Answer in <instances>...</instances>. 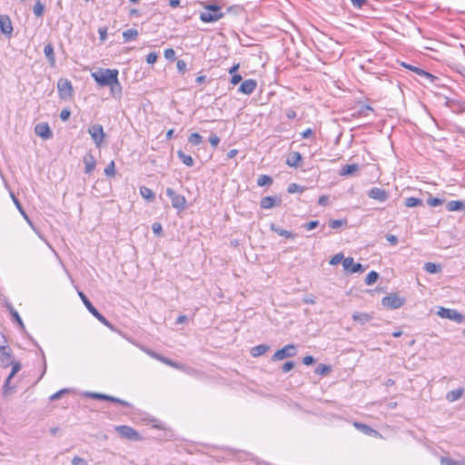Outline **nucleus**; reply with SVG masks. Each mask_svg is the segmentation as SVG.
I'll list each match as a JSON object with an SVG mask.
<instances>
[{
	"label": "nucleus",
	"mask_w": 465,
	"mask_h": 465,
	"mask_svg": "<svg viewBox=\"0 0 465 465\" xmlns=\"http://www.w3.org/2000/svg\"><path fill=\"white\" fill-rule=\"evenodd\" d=\"M67 391H68V390H66V389L60 390L59 391H57V392H55V393L52 394V395L50 396V400H51V401L58 400L59 398H61V397H62V395H64V393H66Z\"/></svg>",
	"instance_id": "60"
},
{
	"label": "nucleus",
	"mask_w": 465,
	"mask_h": 465,
	"mask_svg": "<svg viewBox=\"0 0 465 465\" xmlns=\"http://www.w3.org/2000/svg\"><path fill=\"white\" fill-rule=\"evenodd\" d=\"M88 134L91 135L95 146L100 147L105 137L103 126L99 124H93L88 128Z\"/></svg>",
	"instance_id": "5"
},
{
	"label": "nucleus",
	"mask_w": 465,
	"mask_h": 465,
	"mask_svg": "<svg viewBox=\"0 0 465 465\" xmlns=\"http://www.w3.org/2000/svg\"><path fill=\"white\" fill-rule=\"evenodd\" d=\"M88 395L91 398L97 399V400H104V401H106V399H107V395L106 394H103V393L91 392Z\"/></svg>",
	"instance_id": "61"
},
{
	"label": "nucleus",
	"mask_w": 465,
	"mask_h": 465,
	"mask_svg": "<svg viewBox=\"0 0 465 465\" xmlns=\"http://www.w3.org/2000/svg\"><path fill=\"white\" fill-rule=\"evenodd\" d=\"M331 370V367L330 365L326 364H319L315 369V373L318 375H326L328 374Z\"/></svg>",
	"instance_id": "39"
},
{
	"label": "nucleus",
	"mask_w": 465,
	"mask_h": 465,
	"mask_svg": "<svg viewBox=\"0 0 465 465\" xmlns=\"http://www.w3.org/2000/svg\"><path fill=\"white\" fill-rule=\"evenodd\" d=\"M188 142L192 145H199L203 142V137L198 133H193L188 137Z\"/></svg>",
	"instance_id": "38"
},
{
	"label": "nucleus",
	"mask_w": 465,
	"mask_h": 465,
	"mask_svg": "<svg viewBox=\"0 0 465 465\" xmlns=\"http://www.w3.org/2000/svg\"><path fill=\"white\" fill-rule=\"evenodd\" d=\"M437 314L441 318L452 320L458 323H460L464 321V316L454 309L440 307Z\"/></svg>",
	"instance_id": "8"
},
{
	"label": "nucleus",
	"mask_w": 465,
	"mask_h": 465,
	"mask_svg": "<svg viewBox=\"0 0 465 465\" xmlns=\"http://www.w3.org/2000/svg\"><path fill=\"white\" fill-rule=\"evenodd\" d=\"M401 65L414 73H416L418 75L425 78L426 80H428L430 83H433L434 80L437 79L436 76H434L433 74L424 71L423 69L421 68H419L417 66H414V65H411V64H408L406 63H401Z\"/></svg>",
	"instance_id": "13"
},
{
	"label": "nucleus",
	"mask_w": 465,
	"mask_h": 465,
	"mask_svg": "<svg viewBox=\"0 0 465 465\" xmlns=\"http://www.w3.org/2000/svg\"><path fill=\"white\" fill-rule=\"evenodd\" d=\"M0 30L3 34L10 35L13 32V26L8 15H0Z\"/></svg>",
	"instance_id": "18"
},
{
	"label": "nucleus",
	"mask_w": 465,
	"mask_h": 465,
	"mask_svg": "<svg viewBox=\"0 0 465 465\" xmlns=\"http://www.w3.org/2000/svg\"><path fill=\"white\" fill-rule=\"evenodd\" d=\"M78 294H79V297L81 298L83 303L84 304V306L88 310V312L94 317H95L102 324H104V326L108 327L111 330H114L113 324L110 322H108L106 320V318L104 316H103L97 311V309L92 304V302L89 301V299L86 297V295L84 292H79Z\"/></svg>",
	"instance_id": "3"
},
{
	"label": "nucleus",
	"mask_w": 465,
	"mask_h": 465,
	"mask_svg": "<svg viewBox=\"0 0 465 465\" xmlns=\"http://www.w3.org/2000/svg\"><path fill=\"white\" fill-rule=\"evenodd\" d=\"M163 363H164V364H166V365H168V366H171V367H173V368H174V369H177V370H180V371H186L187 373H190V374H192V373H195V372H196V371H195V370H193V369H192V368H190V367H187V366H185V365H183V364H182V363H180V362H177V361H172V360H170V359H168V358H166V357L164 358V360H163Z\"/></svg>",
	"instance_id": "19"
},
{
	"label": "nucleus",
	"mask_w": 465,
	"mask_h": 465,
	"mask_svg": "<svg viewBox=\"0 0 465 465\" xmlns=\"http://www.w3.org/2000/svg\"><path fill=\"white\" fill-rule=\"evenodd\" d=\"M12 366L13 374H16L21 370V363L19 361H15L13 360V363L10 364Z\"/></svg>",
	"instance_id": "62"
},
{
	"label": "nucleus",
	"mask_w": 465,
	"mask_h": 465,
	"mask_svg": "<svg viewBox=\"0 0 465 465\" xmlns=\"http://www.w3.org/2000/svg\"><path fill=\"white\" fill-rule=\"evenodd\" d=\"M302 161V155L299 152H292L286 159V164L291 167H298Z\"/></svg>",
	"instance_id": "21"
},
{
	"label": "nucleus",
	"mask_w": 465,
	"mask_h": 465,
	"mask_svg": "<svg viewBox=\"0 0 465 465\" xmlns=\"http://www.w3.org/2000/svg\"><path fill=\"white\" fill-rule=\"evenodd\" d=\"M15 374H13V371L10 372V374L7 376L5 381V384H4V387H3V393L5 395H7L9 394V391L13 389L9 386L10 384V381L12 380V378L15 376Z\"/></svg>",
	"instance_id": "43"
},
{
	"label": "nucleus",
	"mask_w": 465,
	"mask_h": 465,
	"mask_svg": "<svg viewBox=\"0 0 465 465\" xmlns=\"http://www.w3.org/2000/svg\"><path fill=\"white\" fill-rule=\"evenodd\" d=\"M272 183V178L266 174H262L257 179V184L259 186H265Z\"/></svg>",
	"instance_id": "34"
},
{
	"label": "nucleus",
	"mask_w": 465,
	"mask_h": 465,
	"mask_svg": "<svg viewBox=\"0 0 465 465\" xmlns=\"http://www.w3.org/2000/svg\"><path fill=\"white\" fill-rule=\"evenodd\" d=\"M106 401H112V402H114V403H118V404H121V405L125 406V407H130V405H131L128 401H124V400L119 399V398H116V397H114V396H111V395H107Z\"/></svg>",
	"instance_id": "45"
},
{
	"label": "nucleus",
	"mask_w": 465,
	"mask_h": 465,
	"mask_svg": "<svg viewBox=\"0 0 465 465\" xmlns=\"http://www.w3.org/2000/svg\"><path fill=\"white\" fill-rule=\"evenodd\" d=\"M352 319L361 324H364L371 320V316L365 312H354L352 314Z\"/></svg>",
	"instance_id": "28"
},
{
	"label": "nucleus",
	"mask_w": 465,
	"mask_h": 465,
	"mask_svg": "<svg viewBox=\"0 0 465 465\" xmlns=\"http://www.w3.org/2000/svg\"><path fill=\"white\" fill-rule=\"evenodd\" d=\"M378 278H379V273L376 272L375 271H371L367 274V276L365 278V283L367 285H371L378 280Z\"/></svg>",
	"instance_id": "40"
},
{
	"label": "nucleus",
	"mask_w": 465,
	"mask_h": 465,
	"mask_svg": "<svg viewBox=\"0 0 465 465\" xmlns=\"http://www.w3.org/2000/svg\"><path fill=\"white\" fill-rule=\"evenodd\" d=\"M422 204V200L416 197H408L405 199V205L407 207H415Z\"/></svg>",
	"instance_id": "36"
},
{
	"label": "nucleus",
	"mask_w": 465,
	"mask_h": 465,
	"mask_svg": "<svg viewBox=\"0 0 465 465\" xmlns=\"http://www.w3.org/2000/svg\"><path fill=\"white\" fill-rule=\"evenodd\" d=\"M269 350V346L265 344H260L257 346H254L251 350V354L253 357H259L261 355H263L267 351Z\"/></svg>",
	"instance_id": "30"
},
{
	"label": "nucleus",
	"mask_w": 465,
	"mask_h": 465,
	"mask_svg": "<svg viewBox=\"0 0 465 465\" xmlns=\"http://www.w3.org/2000/svg\"><path fill=\"white\" fill-rule=\"evenodd\" d=\"M440 463L441 465H457L458 461L448 457H442L440 459Z\"/></svg>",
	"instance_id": "55"
},
{
	"label": "nucleus",
	"mask_w": 465,
	"mask_h": 465,
	"mask_svg": "<svg viewBox=\"0 0 465 465\" xmlns=\"http://www.w3.org/2000/svg\"><path fill=\"white\" fill-rule=\"evenodd\" d=\"M270 229L276 232L278 235L280 236H282V237H285V238H294L296 236L295 233L290 232V231H287V230H284L279 226H277L275 223H271L270 225Z\"/></svg>",
	"instance_id": "23"
},
{
	"label": "nucleus",
	"mask_w": 465,
	"mask_h": 465,
	"mask_svg": "<svg viewBox=\"0 0 465 465\" xmlns=\"http://www.w3.org/2000/svg\"><path fill=\"white\" fill-rule=\"evenodd\" d=\"M358 169H359V165L356 163L346 164V165L342 166V168L340 172V174L341 175H351L354 172L358 171Z\"/></svg>",
	"instance_id": "32"
},
{
	"label": "nucleus",
	"mask_w": 465,
	"mask_h": 465,
	"mask_svg": "<svg viewBox=\"0 0 465 465\" xmlns=\"http://www.w3.org/2000/svg\"><path fill=\"white\" fill-rule=\"evenodd\" d=\"M427 203L431 207H436L443 203V200L436 197H430L427 200Z\"/></svg>",
	"instance_id": "48"
},
{
	"label": "nucleus",
	"mask_w": 465,
	"mask_h": 465,
	"mask_svg": "<svg viewBox=\"0 0 465 465\" xmlns=\"http://www.w3.org/2000/svg\"><path fill=\"white\" fill-rule=\"evenodd\" d=\"M319 225V221H310L309 223H304L302 226L308 231L315 229Z\"/></svg>",
	"instance_id": "52"
},
{
	"label": "nucleus",
	"mask_w": 465,
	"mask_h": 465,
	"mask_svg": "<svg viewBox=\"0 0 465 465\" xmlns=\"http://www.w3.org/2000/svg\"><path fill=\"white\" fill-rule=\"evenodd\" d=\"M294 365H295L294 361H292L285 362L282 367V372L286 373V372L290 371L291 370H292L294 368Z\"/></svg>",
	"instance_id": "54"
},
{
	"label": "nucleus",
	"mask_w": 465,
	"mask_h": 465,
	"mask_svg": "<svg viewBox=\"0 0 465 465\" xmlns=\"http://www.w3.org/2000/svg\"><path fill=\"white\" fill-rule=\"evenodd\" d=\"M9 311H10V313L13 316L14 320L19 324V326L24 328L23 321H22L21 317L19 316L18 312L11 306L9 307Z\"/></svg>",
	"instance_id": "47"
},
{
	"label": "nucleus",
	"mask_w": 465,
	"mask_h": 465,
	"mask_svg": "<svg viewBox=\"0 0 465 465\" xmlns=\"http://www.w3.org/2000/svg\"><path fill=\"white\" fill-rule=\"evenodd\" d=\"M164 57L169 60H173L175 58V52L172 48H168L164 50Z\"/></svg>",
	"instance_id": "59"
},
{
	"label": "nucleus",
	"mask_w": 465,
	"mask_h": 465,
	"mask_svg": "<svg viewBox=\"0 0 465 465\" xmlns=\"http://www.w3.org/2000/svg\"><path fill=\"white\" fill-rule=\"evenodd\" d=\"M343 254L342 253H337L335 254L330 261V264L336 265L340 263L341 261L343 262Z\"/></svg>",
	"instance_id": "50"
},
{
	"label": "nucleus",
	"mask_w": 465,
	"mask_h": 465,
	"mask_svg": "<svg viewBox=\"0 0 465 465\" xmlns=\"http://www.w3.org/2000/svg\"><path fill=\"white\" fill-rule=\"evenodd\" d=\"M57 88H58L59 96L62 99H66V98L72 96L73 86L69 80H67V79L58 80Z\"/></svg>",
	"instance_id": "10"
},
{
	"label": "nucleus",
	"mask_w": 465,
	"mask_h": 465,
	"mask_svg": "<svg viewBox=\"0 0 465 465\" xmlns=\"http://www.w3.org/2000/svg\"><path fill=\"white\" fill-rule=\"evenodd\" d=\"M72 465H88V463L84 459L75 456L72 460Z\"/></svg>",
	"instance_id": "53"
},
{
	"label": "nucleus",
	"mask_w": 465,
	"mask_h": 465,
	"mask_svg": "<svg viewBox=\"0 0 465 465\" xmlns=\"http://www.w3.org/2000/svg\"><path fill=\"white\" fill-rule=\"evenodd\" d=\"M92 77L101 86H107L116 82L118 70L116 69H99L92 73Z\"/></svg>",
	"instance_id": "1"
},
{
	"label": "nucleus",
	"mask_w": 465,
	"mask_h": 465,
	"mask_svg": "<svg viewBox=\"0 0 465 465\" xmlns=\"http://www.w3.org/2000/svg\"><path fill=\"white\" fill-rule=\"evenodd\" d=\"M424 269L429 273H437L440 271V265L434 262H426L424 264Z\"/></svg>",
	"instance_id": "35"
},
{
	"label": "nucleus",
	"mask_w": 465,
	"mask_h": 465,
	"mask_svg": "<svg viewBox=\"0 0 465 465\" xmlns=\"http://www.w3.org/2000/svg\"><path fill=\"white\" fill-rule=\"evenodd\" d=\"M381 303L389 309H398L404 304V299L396 294H390L382 298Z\"/></svg>",
	"instance_id": "9"
},
{
	"label": "nucleus",
	"mask_w": 465,
	"mask_h": 465,
	"mask_svg": "<svg viewBox=\"0 0 465 465\" xmlns=\"http://www.w3.org/2000/svg\"><path fill=\"white\" fill-rule=\"evenodd\" d=\"M342 265L346 271H349L351 273L361 272L364 271L363 266L359 262L355 263L352 257L343 259Z\"/></svg>",
	"instance_id": "12"
},
{
	"label": "nucleus",
	"mask_w": 465,
	"mask_h": 465,
	"mask_svg": "<svg viewBox=\"0 0 465 465\" xmlns=\"http://www.w3.org/2000/svg\"><path fill=\"white\" fill-rule=\"evenodd\" d=\"M257 87V82L254 79H247L243 81L240 87L239 92L244 94H251Z\"/></svg>",
	"instance_id": "17"
},
{
	"label": "nucleus",
	"mask_w": 465,
	"mask_h": 465,
	"mask_svg": "<svg viewBox=\"0 0 465 465\" xmlns=\"http://www.w3.org/2000/svg\"><path fill=\"white\" fill-rule=\"evenodd\" d=\"M346 223H347L346 220H330L329 221V226L331 229L340 228V227H341L342 225H344Z\"/></svg>",
	"instance_id": "46"
},
{
	"label": "nucleus",
	"mask_w": 465,
	"mask_h": 465,
	"mask_svg": "<svg viewBox=\"0 0 465 465\" xmlns=\"http://www.w3.org/2000/svg\"><path fill=\"white\" fill-rule=\"evenodd\" d=\"M282 203L281 196H265L262 198L260 206L262 209H271L276 205H280Z\"/></svg>",
	"instance_id": "15"
},
{
	"label": "nucleus",
	"mask_w": 465,
	"mask_h": 465,
	"mask_svg": "<svg viewBox=\"0 0 465 465\" xmlns=\"http://www.w3.org/2000/svg\"><path fill=\"white\" fill-rule=\"evenodd\" d=\"M314 361H315L314 358L311 355H307V356L303 357V359H302V362L305 365H312V363H314Z\"/></svg>",
	"instance_id": "64"
},
{
	"label": "nucleus",
	"mask_w": 465,
	"mask_h": 465,
	"mask_svg": "<svg viewBox=\"0 0 465 465\" xmlns=\"http://www.w3.org/2000/svg\"><path fill=\"white\" fill-rule=\"evenodd\" d=\"M157 54L154 53V52H152V53H149L146 56V62L150 64H153L156 62L157 60Z\"/></svg>",
	"instance_id": "56"
},
{
	"label": "nucleus",
	"mask_w": 465,
	"mask_h": 465,
	"mask_svg": "<svg viewBox=\"0 0 465 465\" xmlns=\"http://www.w3.org/2000/svg\"><path fill=\"white\" fill-rule=\"evenodd\" d=\"M138 36V31L136 29L131 28L123 32L124 42L127 43L133 40H135Z\"/></svg>",
	"instance_id": "29"
},
{
	"label": "nucleus",
	"mask_w": 465,
	"mask_h": 465,
	"mask_svg": "<svg viewBox=\"0 0 465 465\" xmlns=\"http://www.w3.org/2000/svg\"><path fill=\"white\" fill-rule=\"evenodd\" d=\"M446 207L450 212L462 211L465 210V203L462 201H450Z\"/></svg>",
	"instance_id": "27"
},
{
	"label": "nucleus",
	"mask_w": 465,
	"mask_h": 465,
	"mask_svg": "<svg viewBox=\"0 0 465 465\" xmlns=\"http://www.w3.org/2000/svg\"><path fill=\"white\" fill-rule=\"evenodd\" d=\"M209 142H210L211 145L215 148V147H217V145L220 143V138L216 134H213L209 137Z\"/></svg>",
	"instance_id": "58"
},
{
	"label": "nucleus",
	"mask_w": 465,
	"mask_h": 465,
	"mask_svg": "<svg viewBox=\"0 0 465 465\" xmlns=\"http://www.w3.org/2000/svg\"><path fill=\"white\" fill-rule=\"evenodd\" d=\"M0 363L5 368L13 363L12 350L9 346L5 348L0 347Z\"/></svg>",
	"instance_id": "14"
},
{
	"label": "nucleus",
	"mask_w": 465,
	"mask_h": 465,
	"mask_svg": "<svg viewBox=\"0 0 465 465\" xmlns=\"http://www.w3.org/2000/svg\"><path fill=\"white\" fill-rule=\"evenodd\" d=\"M35 133L43 139H50L53 135L52 131L46 123L36 124L35 127Z\"/></svg>",
	"instance_id": "16"
},
{
	"label": "nucleus",
	"mask_w": 465,
	"mask_h": 465,
	"mask_svg": "<svg viewBox=\"0 0 465 465\" xmlns=\"http://www.w3.org/2000/svg\"><path fill=\"white\" fill-rule=\"evenodd\" d=\"M166 195L171 199L172 205L177 210H183L186 206V200L183 195L176 193L172 188L166 189Z\"/></svg>",
	"instance_id": "6"
},
{
	"label": "nucleus",
	"mask_w": 465,
	"mask_h": 465,
	"mask_svg": "<svg viewBox=\"0 0 465 465\" xmlns=\"http://www.w3.org/2000/svg\"><path fill=\"white\" fill-rule=\"evenodd\" d=\"M44 10H45V5L40 2V0H37L33 8L34 14L37 17H40L43 15Z\"/></svg>",
	"instance_id": "41"
},
{
	"label": "nucleus",
	"mask_w": 465,
	"mask_h": 465,
	"mask_svg": "<svg viewBox=\"0 0 465 465\" xmlns=\"http://www.w3.org/2000/svg\"><path fill=\"white\" fill-rule=\"evenodd\" d=\"M44 54H45V57L47 58L50 65L54 66L55 65V55H54V46L51 43H48L47 45H45V46L44 48Z\"/></svg>",
	"instance_id": "22"
},
{
	"label": "nucleus",
	"mask_w": 465,
	"mask_h": 465,
	"mask_svg": "<svg viewBox=\"0 0 465 465\" xmlns=\"http://www.w3.org/2000/svg\"><path fill=\"white\" fill-rule=\"evenodd\" d=\"M329 203V197L327 195L320 196L318 204L321 206H326Z\"/></svg>",
	"instance_id": "63"
},
{
	"label": "nucleus",
	"mask_w": 465,
	"mask_h": 465,
	"mask_svg": "<svg viewBox=\"0 0 465 465\" xmlns=\"http://www.w3.org/2000/svg\"><path fill=\"white\" fill-rule=\"evenodd\" d=\"M140 193H141L142 197H143L144 199H146L150 202L153 201L155 198V194L153 192V190H151L150 188H148L146 186L140 187Z\"/></svg>",
	"instance_id": "31"
},
{
	"label": "nucleus",
	"mask_w": 465,
	"mask_h": 465,
	"mask_svg": "<svg viewBox=\"0 0 465 465\" xmlns=\"http://www.w3.org/2000/svg\"><path fill=\"white\" fill-rule=\"evenodd\" d=\"M104 174L108 177H113L115 174V163L111 161L104 168Z\"/></svg>",
	"instance_id": "42"
},
{
	"label": "nucleus",
	"mask_w": 465,
	"mask_h": 465,
	"mask_svg": "<svg viewBox=\"0 0 465 465\" xmlns=\"http://www.w3.org/2000/svg\"><path fill=\"white\" fill-rule=\"evenodd\" d=\"M353 425L355 428H357L358 430H360L361 431H362L365 434H371L372 432H375V430L373 429H371L370 426H368L366 424L355 421L353 423Z\"/></svg>",
	"instance_id": "37"
},
{
	"label": "nucleus",
	"mask_w": 465,
	"mask_h": 465,
	"mask_svg": "<svg viewBox=\"0 0 465 465\" xmlns=\"http://www.w3.org/2000/svg\"><path fill=\"white\" fill-rule=\"evenodd\" d=\"M84 171L86 173H92L96 165L95 159L92 153H87L84 156Z\"/></svg>",
	"instance_id": "20"
},
{
	"label": "nucleus",
	"mask_w": 465,
	"mask_h": 465,
	"mask_svg": "<svg viewBox=\"0 0 465 465\" xmlns=\"http://www.w3.org/2000/svg\"><path fill=\"white\" fill-rule=\"evenodd\" d=\"M111 94L114 97H120L122 94V86L118 81V77L116 78V82L114 84H109Z\"/></svg>",
	"instance_id": "33"
},
{
	"label": "nucleus",
	"mask_w": 465,
	"mask_h": 465,
	"mask_svg": "<svg viewBox=\"0 0 465 465\" xmlns=\"http://www.w3.org/2000/svg\"><path fill=\"white\" fill-rule=\"evenodd\" d=\"M115 430L124 439L132 440H141L142 437L137 430L127 425H120L115 427Z\"/></svg>",
	"instance_id": "7"
},
{
	"label": "nucleus",
	"mask_w": 465,
	"mask_h": 465,
	"mask_svg": "<svg viewBox=\"0 0 465 465\" xmlns=\"http://www.w3.org/2000/svg\"><path fill=\"white\" fill-rule=\"evenodd\" d=\"M176 67L179 73L184 74L187 68V64L183 60H178L176 63Z\"/></svg>",
	"instance_id": "51"
},
{
	"label": "nucleus",
	"mask_w": 465,
	"mask_h": 465,
	"mask_svg": "<svg viewBox=\"0 0 465 465\" xmlns=\"http://www.w3.org/2000/svg\"><path fill=\"white\" fill-rule=\"evenodd\" d=\"M70 115H71V111L66 108L63 109L60 113V118L64 122L67 121L69 119Z\"/></svg>",
	"instance_id": "57"
},
{
	"label": "nucleus",
	"mask_w": 465,
	"mask_h": 465,
	"mask_svg": "<svg viewBox=\"0 0 465 465\" xmlns=\"http://www.w3.org/2000/svg\"><path fill=\"white\" fill-rule=\"evenodd\" d=\"M223 17L222 8L217 5H204V10L200 14L203 23H214Z\"/></svg>",
	"instance_id": "2"
},
{
	"label": "nucleus",
	"mask_w": 465,
	"mask_h": 465,
	"mask_svg": "<svg viewBox=\"0 0 465 465\" xmlns=\"http://www.w3.org/2000/svg\"><path fill=\"white\" fill-rule=\"evenodd\" d=\"M304 191V188L300 186L297 183H290L287 188V192L289 193H302Z\"/></svg>",
	"instance_id": "44"
},
{
	"label": "nucleus",
	"mask_w": 465,
	"mask_h": 465,
	"mask_svg": "<svg viewBox=\"0 0 465 465\" xmlns=\"http://www.w3.org/2000/svg\"><path fill=\"white\" fill-rule=\"evenodd\" d=\"M152 229H153V232L154 234H156L158 236L163 235V227L160 223H153L152 225Z\"/></svg>",
	"instance_id": "49"
},
{
	"label": "nucleus",
	"mask_w": 465,
	"mask_h": 465,
	"mask_svg": "<svg viewBox=\"0 0 465 465\" xmlns=\"http://www.w3.org/2000/svg\"><path fill=\"white\" fill-rule=\"evenodd\" d=\"M177 156L188 167H192L194 164L193 157L182 150L177 151Z\"/></svg>",
	"instance_id": "26"
},
{
	"label": "nucleus",
	"mask_w": 465,
	"mask_h": 465,
	"mask_svg": "<svg viewBox=\"0 0 465 465\" xmlns=\"http://www.w3.org/2000/svg\"><path fill=\"white\" fill-rule=\"evenodd\" d=\"M368 196L379 202H385L389 198V193L381 188L373 187L367 193Z\"/></svg>",
	"instance_id": "11"
},
{
	"label": "nucleus",
	"mask_w": 465,
	"mask_h": 465,
	"mask_svg": "<svg viewBox=\"0 0 465 465\" xmlns=\"http://www.w3.org/2000/svg\"><path fill=\"white\" fill-rule=\"evenodd\" d=\"M464 394V388L452 390L446 394V400L450 402L460 400Z\"/></svg>",
	"instance_id": "24"
},
{
	"label": "nucleus",
	"mask_w": 465,
	"mask_h": 465,
	"mask_svg": "<svg viewBox=\"0 0 465 465\" xmlns=\"http://www.w3.org/2000/svg\"><path fill=\"white\" fill-rule=\"evenodd\" d=\"M10 196L15 205V207L17 208V210L19 211V213L22 214V216L26 220V222L32 226V222L31 220L29 219L28 215L26 214V213L25 212L22 204L20 203L19 200L16 198V196L15 195V193L13 192H10Z\"/></svg>",
	"instance_id": "25"
},
{
	"label": "nucleus",
	"mask_w": 465,
	"mask_h": 465,
	"mask_svg": "<svg viewBox=\"0 0 465 465\" xmlns=\"http://www.w3.org/2000/svg\"><path fill=\"white\" fill-rule=\"evenodd\" d=\"M297 353L296 345L287 344L282 349L276 351L272 357V361H282L286 358L293 357Z\"/></svg>",
	"instance_id": "4"
}]
</instances>
